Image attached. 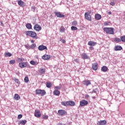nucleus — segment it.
<instances>
[{"label":"nucleus","mask_w":125,"mask_h":125,"mask_svg":"<svg viewBox=\"0 0 125 125\" xmlns=\"http://www.w3.org/2000/svg\"><path fill=\"white\" fill-rule=\"evenodd\" d=\"M104 31L105 32L106 34L108 35H114V28L113 27H104Z\"/></svg>","instance_id":"1"},{"label":"nucleus","mask_w":125,"mask_h":125,"mask_svg":"<svg viewBox=\"0 0 125 125\" xmlns=\"http://www.w3.org/2000/svg\"><path fill=\"white\" fill-rule=\"evenodd\" d=\"M26 36H29L31 38H33L35 40L38 39V36H37V33L34 31H26Z\"/></svg>","instance_id":"2"},{"label":"nucleus","mask_w":125,"mask_h":125,"mask_svg":"<svg viewBox=\"0 0 125 125\" xmlns=\"http://www.w3.org/2000/svg\"><path fill=\"white\" fill-rule=\"evenodd\" d=\"M35 92L36 94H41V96H44V95L46 94V92H45V90H42L41 89H36Z\"/></svg>","instance_id":"3"},{"label":"nucleus","mask_w":125,"mask_h":125,"mask_svg":"<svg viewBox=\"0 0 125 125\" xmlns=\"http://www.w3.org/2000/svg\"><path fill=\"white\" fill-rule=\"evenodd\" d=\"M58 115L59 116H66L67 115V112L65 110L60 109L58 111Z\"/></svg>","instance_id":"4"},{"label":"nucleus","mask_w":125,"mask_h":125,"mask_svg":"<svg viewBox=\"0 0 125 125\" xmlns=\"http://www.w3.org/2000/svg\"><path fill=\"white\" fill-rule=\"evenodd\" d=\"M84 18L88 21H91V16H90V13L85 12L84 14Z\"/></svg>","instance_id":"5"},{"label":"nucleus","mask_w":125,"mask_h":125,"mask_svg":"<svg viewBox=\"0 0 125 125\" xmlns=\"http://www.w3.org/2000/svg\"><path fill=\"white\" fill-rule=\"evenodd\" d=\"M27 65H28L27 62H21L19 63V67H20V68H26L27 67Z\"/></svg>","instance_id":"6"},{"label":"nucleus","mask_w":125,"mask_h":125,"mask_svg":"<svg viewBox=\"0 0 125 125\" xmlns=\"http://www.w3.org/2000/svg\"><path fill=\"white\" fill-rule=\"evenodd\" d=\"M34 116L36 117V118H41V117H42V113L40 110H36L35 111Z\"/></svg>","instance_id":"7"},{"label":"nucleus","mask_w":125,"mask_h":125,"mask_svg":"<svg viewBox=\"0 0 125 125\" xmlns=\"http://www.w3.org/2000/svg\"><path fill=\"white\" fill-rule=\"evenodd\" d=\"M88 104V102L85 100H83L80 101V106L83 107V106H86Z\"/></svg>","instance_id":"8"},{"label":"nucleus","mask_w":125,"mask_h":125,"mask_svg":"<svg viewBox=\"0 0 125 125\" xmlns=\"http://www.w3.org/2000/svg\"><path fill=\"white\" fill-rule=\"evenodd\" d=\"M55 14L57 17H58L59 18H63L65 17V15L62 14L61 13L59 12H55Z\"/></svg>","instance_id":"9"},{"label":"nucleus","mask_w":125,"mask_h":125,"mask_svg":"<svg viewBox=\"0 0 125 125\" xmlns=\"http://www.w3.org/2000/svg\"><path fill=\"white\" fill-rule=\"evenodd\" d=\"M38 49L40 51H42V50H47V47L43 45H41L39 46Z\"/></svg>","instance_id":"10"},{"label":"nucleus","mask_w":125,"mask_h":125,"mask_svg":"<svg viewBox=\"0 0 125 125\" xmlns=\"http://www.w3.org/2000/svg\"><path fill=\"white\" fill-rule=\"evenodd\" d=\"M34 29V30H35V31H37V32H40V31L42 30V26L38 24H36L35 25Z\"/></svg>","instance_id":"11"},{"label":"nucleus","mask_w":125,"mask_h":125,"mask_svg":"<svg viewBox=\"0 0 125 125\" xmlns=\"http://www.w3.org/2000/svg\"><path fill=\"white\" fill-rule=\"evenodd\" d=\"M97 124L98 125H106L107 121H106V120H101L98 121Z\"/></svg>","instance_id":"12"},{"label":"nucleus","mask_w":125,"mask_h":125,"mask_svg":"<svg viewBox=\"0 0 125 125\" xmlns=\"http://www.w3.org/2000/svg\"><path fill=\"white\" fill-rule=\"evenodd\" d=\"M18 4L19 5H20V6H21V7H24L26 5L25 2H24V1H22L21 0L18 1Z\"/></svg>","instance_id":"13"},{"label":"nucleus","mask_w":125,"mask_h":125,"mask_svg":"<svg viewBox=\"0 0 125 125\" xmlns=\"http://www.w3.org/2000/svg\"><path fill=\"white\" fill-rule=\"evenodd\" d=\"M97 44V43L96 42H93L92 41H89L88 42V45H89L90 46H95Z\"/></svg>","instance_id":"14"},{"label":"nucleus","mask_w":125,"mask_h":125,"mask_svg":"<svg viewBox=\"0 0 125 125\" xmlns=\"http://www.w3.org/2000/svg\"><path fill=\"white\" fill-rule=\"evenodd\" d=\"M51 57V56L49 55H44L42 57V58L44 60H49V59H50V58Z\"/></svg>","instance_id":"15"},{"label":"nucleus","mask_w":125,"mask_h":125,"mask_svg":"<svg viewBox=\"0 0 125 125\" xmlns=\"http://www.w3.org/2000/svg\"><path fill=\"white\" fill-rule=\"evenodd\" d=\"M123 49V47L120 45H116L114 47L115 51H119L120 50H122Z\"/></svg>","instance_id":"16"},{"label":"nucleus","mask_w":125,"mask_h":125,"mask_svg":"<svg viewBox=\"0 0 125 125\" xmlns=\"http://www.w3.org/2000/svg\"><path fill=\"white\" fill-rule=\"evenodd\" d=\"M83 83L84 85H86V86H88V85L91 84V82H90V81L89 80L84 81H83Z\"/></svg>","instance_id":"17"},{"label":"nucleus","mask_w":125,"mask_h":125,"mask_svg":"<svg viewBox=\"0 0 125 125\" xmlns=\"http://www.w3.org/2000/svg\"><path fill=\"white\" fill-rule=\"evenodd\" d=\"M82 58L84 60L85 59H89V56H87L86 53H83L82 55Z\"/></svg>","instance_id":"18"},{"label":"nucleus","mask_w":125,"mask_h":125,"mask_svg":"<svg viewBox=\"0 0 125 125\" xmlns=\"http://www.w3.org/2000/svg\"><path fill=\"white\" fill-rule=\"evenodd\" d=\"M92 69L94 71H97V69H98V64L96 63H93Z\"/></svg>","instance_id":"19"},{"label":"nucleus","mask_w":125,"mask_h":125,"mask_svg":"<svg viewBox=\"0 0 125 125\" xmlns=\"http://www.w3.org/2000/svg\"><path fill=\"white\" fill-rule=\"evenodd\" d=\"M76 103L73 101H67V106H75Z\"/></svg>","instance_id":"20"},{"label":"nucleus","mask_w":125,"mask_h":125,"mask_svg":"<svg viewBox=\"0 0 125 125\" xmlns=\"http://www.w3.org/2000/svg\"><path fill=\"white\" fill-rule=\"evenodd\" d=\"M95 18L96 20H100V19L102 18V17L101 16V15L97 14L95 15Z\"/></svg>","instance_id":"21"},{"label":"nucleus","mask_w":125,"mask_h":125,"mask_svg":"<svg viewBox=\"0 0 125 125\" xmlns=\"http://www.w3.org/2000/svg\"><path fill=\"white\" fill-rule=\"evenodd\" d=\"M102 72H104V73L108 71V67L106 66H103L101 68Z\"/></svg>","instance_id":"22"},{"label":"nucleus","mask_w":125,"mask_h":125,"mask_svg":"<svg viewBox=\"0 0 125 125\" xmlns=\"http://www.w3.org/2000/svg\"><path fill=\"white\" fill-rule=\"evenodd\" d=\"M40 74H44L45 73V68H40L39 70Z\"/></svg>","instance_id":"23"},{"label":"nucleus","mask_w":125,"mask_h":125,"mask_svg":"<svg viewBox=\"0 0 125 125\" xmlns=\"http://www.w3.org/2000/svg\"><path fill=\"white\" fill-rule=\"evenodd\" d=\"M53 94L56 96H59L60 95V91L58 90H56L54 91Z\"/></svg>","instance_id":"24"},{"label":"nucleus","mask_w":125,"mask_h":125,"mask_svg":"<svg viewBox=\"0 0 125 125\" xmlns=\"http://www.w3.org/2000/svg\"><path fill=\"white\" fill-rule=\"evenodd\" d=\"M27 123V120H21L19 122V125H26Z\"/></svg>","instance_id":"25"},{"label":"nucleus","mask_w":125,"mask_h":125,"mask_svg":"<svg viewBox=\"0 0 125 125\" xmlns=\"http://www.w3.org/2000/svg\"><path fill=\"white\" fill-rule=\"evenodd\" d=\"M36 44H32L30 46H27L28 48H32V49H34V48H36Z\"/></svg>","instance_id":"26"},{"label":"nucleus","mask_w":125,"mask_h":125,"mask_svg":"<svg viewBox=\"0 0 125 125\" xmlns=\"http://www.w3.org/2000/svg\"><path fill=\"white\" fill-rule=\"evenodd\" d=\"M51 85H52V84L50 82H47L46 83V86L48 88H50V87H51Z\"/></svg>","instance_id":"27"},{"label":"nucleus","mask_w":125,"mask_h":125,"mask_svg":"<svg viewBox=\"0 0 125 125\" xmlns=\"http://www.w3.org/2000/svg\"><path fill=\"white\" fill-rule=\"evenodd\" d=\"M26 27L27 29H28V30H31V29H32V24H31V23H27L26 24Z\"/></svg>","instance_id":"28"},{"label":"nucleus","mask_w":125,"mask_h":125,"mask_svg":"<svg viewBox=\"0 0 125 125\" xmlns=\"http://www.w3.org/2000/svg\"><path fill=\"white\" fill-rule=\"evenodd\" d=\"M14 98L15 100H19L20 99V96L17 94H15L14 96Z\"/></svg>","instance_id":"29"},{"label":"nucleus","mask_w":125,"mask_h":125,"mask_svg":"<svg viewBox=\"0 0 125 125\" xmlns=\"http://www.w3.org/2000/svg\"><path fill=\"white\" fill-rule=\"evenodd\" d=\"M5 57H11V56H12V54L9 52L5 53Z\"/></svg>","instance_id":"30"},{"label":"nucleus","mask_w":125,"mask_h":125,"mask_svg":"<svg viewBox=\"0 0 125 125\" xmlns=\"http://www.w3.org/2000/svg\"><path fill=\"white\" fill-rule=\"evenodd\" d=\"M68 101L66 102H62L61 103L62 105V106H68Z\"/></svg>","instance_id":"31"},{"label":"nucleus","mask_w":125,"mask_h":125,"mask_svg":"<svg viewBox=\"0 0 125 125\" xmlns=\"http://www.w3.org/2000/svg\"><path fill=\"white\" fill-rule=\"evenodd\" d=\"M60 31L61 33H64L65 32V28L63 26H61Z\"/></svg>","instance_id":"32"},{"label":"nucleus","mask_w":125,"mask_h":125,"mask_svg":"<svg viewBox=\"0 0 125 125\" xmlns=\"http://www.w3.org/2000/svg\"><path fill=\"white\" fill-rule=\"evenodd\" d=\"M121 39H120V38H114V42H121Z\"/></svg>","instance_id":"33"},{"label":"nucleus","mask_w":125,"mask_h":125,"mask_svg":"<svg viewBox=\"0 0 125 125\" xmlns=\"http://www.w3.org/2000/svg\"><path fill=\"white\" fill-rule=\"evenodd\" d=\"M24 82L28 83H29V77L26 76L24 79Z\"/></svg>","instance_id":"34"},{"label":"nucleus","mask_w":125,"mask_h":125,"mask_svg":"<svg viewBox=\"0 0 125 125\" xmlns=\"http://www.w3.org/2000/svg\"><path fill=\"white\" fill-rule=\"evenodd\" d=\"M71 29L72 31H77L78 30V28L74 26H71Z\"/></svg>","instance_id":"35"},{"label":"nucleus","mask_w":125,"mask_h":125,"mask_svg":"<svg viewBox=\"0 0 125 125\" xmlns=\"http://www.w3.org/2000/svg\"><path fill=\"white\" fill-rule=\"evenodd\" d=\"M120 39L121 40V41L123 42H125V36H121L120 37Z\"/></svg>","instance_id":"36"},{"label":"nucleus","mask_w":125,"mask_h":125,"mask_svg":"<svg viewBox=\"0 0 125 125\" xmlns=\"http://www.w3.org/2000/svg\"><path fill=\"white\" fill-rule=\"evenodd\" d=\"M18 61L19 62H23V61H25V59L23 58H19Z\"/></svg>","instance_id":"37"},{"label":"nucleus","mask_w":125,"mask_h":125,"mask_svg":"<svg viewBox=\"0 0 125 125\" xmlns=\"http://www.w3.org/2000/svg\"><path fill=\"white\" fill-rule=\"evenodd\" d=\"M97 91H98V89H93L92 92H90V93H91V94H92V93H96Z\"/></svg>","instance_id":"38"},{"label":"nucleus","mask_w":125,"mask_h":125,"mask_svg":"<svg viewBox=\"0 0 125 125\" xmlns=\"http://www.w3.org/2000/svg\"><path fill=\"white\" fill-rule=\"evenodd\" d=\"M72 25L73 26H77L78 25V22L77 21H73L72 22Z\"/></svg>","instance_id":"39"},{"label":"nucleus","mask_w":125,"mask_h":125,"mask_svg":"<svg viewBox=\"0 0 125 125\" xmlns=\"http://www.w3.org/2000/svg\"><path fill=\"white\" fill-rule=\"evenodd\" d=\"M42 118H43L44 120H47V119H48V116L47 115H42Z\"/></svg>","instance_id":"40"},{"label":"nucleus","mask_w":125,"mask_h":125,"mask_svg":"<svg viewBox=\"0 0 125 125\" xmlns=\"http://www.w3.org/2000/svg\"><path fill=\"white\" fill-rule=\"evenodd\" d=\"M10 64L13 65V64H15V60H11L9 62Z\"/></svg>","instance_id":"41"},{"label":"nucleus","mask_w":125,"mask_h":125,"mask_svg":"<svg viewBox=\"0 0 125 125\" xmlns=\"http://www.w3.org/2000/svg\"><path fill=\"white\" fill-rule=\"evenodd\" d=\"M15 82L18 84H20V82L19 81V80H18V79H15Z\"/></svg>","instance_id":"42"},{"label":"nucleus","mask_w":125,"mask_h":125,"mask_svg":"<svg viewBox=\"0 0 125 125\" xmlns=\"http://www.w3.org/2000/svg\"><path fill=\"white\" fill-rule=\"evenodd\" d=\"M30 64H31V65H36V62L34 61H31L30 62Z\"/></svg>","instance_id":"43"},{"label":"nucleus","mask_w":125,"mask_h":125,"mask_svg":"<svg viewBox=\"0 0 125 125\" xmlns=\"http://www.w3.org/2000/svg\"><path fill=\"white\" fill-rule=\"evenodd\" d=\"M22 117H23V116L22 115V114H19L18 116V120H20V119H21Z\"/></svg>","instance_id":"44"},{"label":"nucleus","mask_w":125,"mask_h":125,"mask_svg":"<svg viewBox=\"0 0 125 125\" xmlns=\"http://www.w3.org/2000/svg\"><path fill=\"white\" fill-rule=\"evenodd\" d=\"M109 24H110L109 22L105 21L104 22V25H105V26H108V25H109Z\"/></svg>","instance_id":"45"},{"label":"nucleus","mask_w":125,"mask_h":125,"mask_svg":"<svg viewBox=\"0 0 125 125\" xmlns=\"http://www.w3.org/2000/svg\"><path fill=\"white\" fill-rule=\"evenodd\" d=\"M89 49H90V50H94V48H93V47H92V46L89 47Z\"/></svg>","instance_id":"46"},{"label":"nucleus","mask_w":125,"mask_h":125,"mask_svg":"<svg viewBox=\"0 0 125 125\" xmlns=\"http://www.w3.org/2000/svg\"><path fill=\"white\" fill-rule=\"evenodd\" d=\"M55 88H56V89H57V90H58L59 89H61V87H60V86H56Z\"/></svg>","instance_id":"47"},{"label":"nucleus","mask_w":125,"mask_h":125,"mask_svg":"<svg viewBox=\"0 0 125 125\" xmlns=\"http://www.w3.org/2000/svg\"><path fill=\"white\" fill-rule=\"evenodd\" d=\"M85 99H88V98H89V95L86 94L85 95Z\"/></svg>","instance_id":"48"},{"label":"nucleus","mask_w":125,"mask_h":125,"mask_svg":"<svg viewBox=\"0 0 125 125\" xmlns=\"http://www.w3.org/2000/svg\"><path fill=\"white\" fill-rule=\"evenodd\" d=\"M110 5H112V6H114L115 5V2H111L110 3Z\"/></svg>","instance_id":"49"},{"label":"nucleus","mask_w":125,"mask_h":125,"mask_svg":"<svg viewBox=\"0 0 125 125\" xmlns=\"http://www.w3.org/2000/svg\"><path fill=\"white\" fill-rule=\"evenodd\" d=\"M32 9L33 10V11H35V9H36V7H34V6L32 7Z\"/></svg>","instance_id":"50"},{"label":"nucleus","mask_w":125,"mask_h":125,"mask_svg":"<svg viewBox=\"0 0 125 125\" xmlns=\"http://www.w3.org/2000/svg\"><path fill=\"white\" fill-rule=\"evenodd\" d=\"M62 42H63V43H66V41H65V40H62Z\"/></svg>","instance_id":"51"},{"label":"nucleus","mask_w":125,"mask_h":125,"mask_svg":"<svg viewBox=\"0 0 125 125\" xmlns=\"http://www.w3.org/2000/svg\"><path fill=\"white\" fill-rule=\"evenodd\" d=\"M108 14H109V15H111V14H112V12H108Z\"/></svg>","instance_id":"52"},{"label":"nucleus","mask_w":125,"mask_h":125,"mask_svg":"<svg viewBox=\"0 0 125 125\" xmlns=\"http://www.w3.org/2000/svg\"><path fill=\"white\" fill-rule=\"evenodd\" d=\"M35 42L34 41V40H31V42H32V43H34Z\"/></svg>","instance_id":"53"},{"label":"nucleus","mask_w":125,"mask_h":125,"mask_svg":"<svg viewBox=\"0 0 125 125\" xmlns=\"http://www.w3.org/2000/svg\"><path fill=\"white\" fill-rule=\"evenodd\" d=\"M92 98L93 99H95L96 97H92Z\"/></svg>","instance_id":"54"},{"label":"nucleus","mask_w":125,"mask_h":125,"mask_svg":"<svg viewBox=\"0 0 125 125\" xmlns=\"http://www.w3.org/2000/svg\"><path fill=\"white\" fill-rule=\"evenodd\" d=\"M62 125V123H59L58 125Z\"/></svg>","instance_id":"55"},{"label":"nucleus","mask_w":125,"mask_h":125,"mask_svg":"<svg viewBox=\"0 0 125 125\" xmlns=\"http://www.w3.org/2000/svg\"><path fill=\"white\" fill-rule=\"evenodd\" d=\"M2 125H5V124H3Z\"/></svg>","instance_id":"56"}]
</instances>
